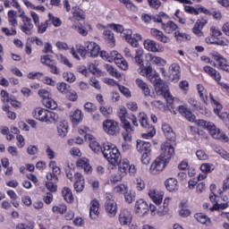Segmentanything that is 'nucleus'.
Masks as SVG:
<instances>
[{"instance_id": "f257e3e1", "label": "nucleus", "mask_w": 229, "mask_h": 229, "mask_svg": "<svg viewBox=\"0 0 229 229\" xmlns=\"http://www.w3.org/2000/svg\"><path fill=\"white\" fill-rule=\"evenodd\" d=\"M144 50L141 48H137L135 50V56L133 57V61L137 65H140V72L139 73L141 76H146L147 80L150 81V83H153L154 87L156 88V91L159 96L162 95V92H167V87L165 86V83H164V81L160 79V75L157 71L151 67V65L144 66Z\"/></svg>"}, {"instance_id": "f03ea898", "label": "nucleus", "mask_w": 229, "mask_h": 229, "mask_svg": "<svg viewBox=\"0 0 229 229\" xmlns=\"http://www.w3.org/2000/svg\"><path fill=\"white\" fill-rule=\"evenodd\" d=\"M117 115L121 121L122 128L125 131L122 133L123 139L125 142H131V133L135 131V129L131 126L130 121H128V119H130L128 109L124 106H120L117 111Z\"/></svg>"}, {"instance_id": "7ed1b4c3", "label": "nucleus", "mask_w": 229, "mask_h": 229, "mask_svg": "<svg viewBox=\"0 0 229 229\" xmlns=\"http://www.w3.org/2000/svg\"><path fill=\"white\" fill-rule=\"evenodd\" d=\"M32 115L40 123H46V124H56L60 116L54 111L47 110L46 108L38 107L32 112Z\"/></svg>"}, {"instance_id": "20e7f679", "label": "nucleus", "mask_w": 229, "mask_h": 229, "mask_svg": "<svg viewBox=\"0 0 229 229\" xmlns=\"http://www.w3.org/2000/svg\"><path fill=\"white\" fill-rule=\"evenodd\" d=\"M198 125L200 128L207 130L208 133H209L213 139H217L219 140H225V142H228L229 139L226 134H225V131L217 128L214 123L206 120H199Z\"/></svg>"}, {"instance_id": "39448f33", "label": "nucleus", "mask_w": 229, "mask_h": 229, "mask_svg": "<svg viewBox=\"0 0 229 229\" xmlns=\"http://www.w3.org/2000/svg\"><path fill=\"white\" fill-rule=\"evenodd\" d=\"M139 119L142 128L147 131V133L142 134L143 139H153L157 134V131L153 125L149 124V118H148V114H146V113H140Z\"/></svg>"}, {"instance_id": "423d86ee", "label": "nucleus", "mask_w": 229, "mask_h": 229, "mask_svg": "<svg viewBox=\"0 0 229 229\" xmlns=\"http://www.w3.org/2000/svg\"><path fill=\"white\" fill-rule=\"evenodd\" d=\"M103 130L107 135L116 136L119 135L121 127L119 126V122L107 119L103 122Z\"/></svg>"}, {"instance_id": "0eeeda50", "label": "nucleus", "mask_w": 229, "mask_h": 229, "mask_svg": "<svg viewBox=\"0 0 229 229\" xmlns=\"http://www.w3.org/2000/svg\"><path fill=\"white\" fill-rule=\"evenodd\" d=\"M173 157H174V147H173L169 141L163 143L161 145V154L159 158L168 164V162H171V158H173Z\"/></svg>"}, {"instance_id": "6e6552de", "label": "nucleus", "mask_w": 229, "mask_h": 229, "mask_svg": "<svg viewBox=\"0 0 229 229\" xmlns=\"http://www.w3.org/2000/svg\"><path fill=\"white\" fill-rule=\"evenodd\" d=\"M211 56L214 60V63L212 64L214 67H216V69H221L222 71H225L226 72H229V64L226 58H224L223 55H221L217 52L212 53Z\"/></svg>"}, {"instance_id": "1a4fd4ad", "label": "nucleus", "mask_w": 229, "mask_h": 229, "mask_svg": "<svg viewBox=\"0 0 229 229\" xmlns=\"http://www.w3.org/2000/svg\"><path fill=\"white\" fill-rule=\"evenodd\" d=\"M167 162L164 159H161L159 157L151 164L149 167L150 174H160L163 169H165Z\"/></svg>"}, {"instance_id": "9d476101", "label": "nucleus", "mask_w": 229, "mask_h": 229, "mask_svg": "<svg viewBox=\"0 0 229 229\" xmlns=\"http://www.w3.org/2000/svg\"><path fill=\"white\" fill-rule=\"evenodd\" d=\"M136 85L140 88L145 98H157V95L151 91V87L148 86V82L141 79H136Z\"/></svg>"}, {"instance_id": "9b49d317", "label": "nucleus", "mask_w": 229, "mask_h": 229, "mask_svg": "<svg viewBox=\"0 0 229 229\" xmlns=\"http://www.w3.org/2000/svg\"><path fill=\"white\" fill-rule=\"evenodd\" d=\"M182 74L180 72V64L176 63H173L168 68V78L171 81H178L181 78Z\"/></svg>"}, {"instance_id": "f8f14e48", "label": "nucleus", "mask_w": 229, "mask_h": 229, "mask_svg": "<svg viewBox=\"0 0 229 229\" xmlns=\"http://www.w3.org/2000/svg\"><path fill=\"white\" fill-rule=\"evenodd\" d=\"M133 220V216H131V211L127 208H123L121 210L119 215L120 224L123 226H128L131 225V221Z\"/></svg>"}, {"instance_id": "ddd939ff", "label": "nucleus", "mask_w": 229, "mask_h": 229, "mask_svg": "<svg viewBox=\"0 0 229 229\" xmlns=\"http://www.w3.org/2000/svg\"><path fill=\"white\" fill-rule=\"evenodd\" d=\"M21 20L23 24L21 26V30L25 35H33V22H31V18L24 17L21 15Z\"/></svg>"}, {"instance_id": "4468645a", "label": "nucleus", "mask_w": 229, "mask_h": 229, "mask_svg": "<svg viewBox=\"0 0 229 229\" xmlns=\"http://www.w3.org/2000/svg\"><path fill=\"white\" fill-rule=\"evenodd\" d=\"M85 47L88 51V55H89V56L92 58H97V56L99 55V51H101L99 45L93 41L86 42Z\"/></svg>"}, {"instance_id": "2eb2a0df", "label": "nucleus", "mask_w": 229, "mask_h": 229, "mask_svg": "<svg viewBox=\"0 0 229 229\" xmlns=\"http://www.w3.org/2000/svg\"><path fill=\"white\" fill-rule=\"evenodd\" d=\"M105 210L108 217H115L117 215V202L115 200H106Z\"/></svg>"}, {"instance_id": "dca6fc26", "label": "nucleus", "mask_w": 229, "mask_h": 229, "mask_svg": "<svg viewBox=\"0 0 229 229\" xmlns=\"http://www.w3.org/2000/svg\"><path fill=\"white\" fill-rule=\"evenodd\" d=\"M144 47L151 53H162V46L155 40L147 39L144 41Z\"/></svg>"}, {"instance_id": "f3484780", "label": "nucleus", "mask_w": 229, "mask_h": 229, "mask_svg": "<svg viewBox=\"0 0 229 229\" xmlns=\"http://www.w3.org/2000/svg\"><path fill=\"white\" fill-rule=\"evenodd\" d=\"M148 196L150 199L157 205V207H160L162 204V201L164 200V194L161 193V191H158L155 189H150L148 191Z\"/></svg>"}, {"instance_id": "a211bd4d", "label": "nucleus", "mask_w": 229, "mask_h": 229, "mask_svg": "<svg viewBox=\"0 0 229 229\" xmlns=\"http://www.w3.org/2000/svg\"><path fill=\"white\" fill-rule=\"evenodd\" d=\"M135 210L139 216H146V213L149 210V206H148V203L144 199H140L136 201Z\"/></svg>"}, {"instance_id": "6ab92c4d", "label": "nucleus", "mask_w": 229, "mask_h": 229, "mask_svg": "<svg viewBox=\"0 0 229 229\" xmlns=\"http://www.w3.org/2000/svg\"><path fill=\"white\" fill-rule=\"evenodd\" d=\"M178 112L190 123H194V121H196V115H194L191 109L187 108L185 106H179Z\"/></svg>"}, {"instance_id": "aec40b11", "label": "nucleus", "mask_w": 229, "mask_h": 229, "mask_svg": "<svg viewBox=\"0 0 229 229\" xmlns=\"http://www.w3.org/2000/svg\"><path fill=\"white\" fill-rule=\"evenodd\" d=\"M178 112L190 123H194V121H196V115H194L191 109L187 108L185 106H179Z\"/></svg>"}, {"instance_id": "412c9836", "label": "nucleus", "mask_w": 229, "mask_h": 229, "mask_svg": "<svg viewBox=\"0 0 229 229\" xmlns=\"http://www.w3.org/2000/svg\"><path fill=\"white\" fill-rule=\"evenodd\" d=\"M150 33L152 36L155 37V38H157V40H159V42H163V44H169V42H171V38L165 36L161 30H158L157 29H151Z\"/></svg>"}, {"instance_id": "4be33fe9", "label": "nucleus", "mask_w": 229, "mask_h": 229, "mask_svg": "<svg viewBox=\"0 0 229 229\" xmlns=\"http://www.w3.org/2000/svg\"><path fill=\"white\" fill-rule=\"evenodd\" d=\"M103 38L109 47L115 46V36L112 30H105L103 32Z\"/></svg>"}, {"instance_id": "5701e85b", "label": "nucleus", "mask_w": 229, "mask_h": 229, "mask_svg": "<svg viewBox=\"0 0 229 229\" xmlns=\"http://www.w3.org/2000/svg\"><path fill=\"white\" fill-rule=\"evenodd\" d=\"M137 150L140 153H151V143L145 140H137Z\"/></svg>"}, {"instance_id": "b1692460", "label": "nucleus", "mask_w": 229, "mask_h": 229, "mask_svg": "<svg viewBox=\"0 0 229 229\" xmlns=\"http://www.w3.org/2000/svg\"><path fill=\"white\" fill-rule=\"evenodd\" d=\"M205 24H207L205 20H198L192 28V33H194V35L197 37H203L204 33L202 32V30L205 28Z\"/></svg>"}, {"instance_id": "393cba45", "label": "nucleus", "mask_w": 229, "mask_h": 229, "mask_svg": "<svg viewBox=\"0 0 229 229\" xmlns=\"http://www.w3.org/2000/svg\"><path fill=\"white\" fill-rule=\"evenodd\" d=\"M76 165L81 169H84V173H90V171H92V166H90V163L87 157L80 158L77 161Z\"/></svg>"}, {"instance_id": "a878e982", "label": "nucleus", "mask_w": 229, "mask_h": 229, "mask_svg": "<svg viewBox=\"0 0 229 229\" xmlns=\"http://www.w3.org/2000/svg\"><path fill=\"white\" fill-rule=\"evenodd\" d=\"M204 71L208 76H211L215 81H217L219 83L221 81V73L217 72L216 69L210 67V66H205Z\"/></svg>"}, {"instance_id": "bb28decb", "label": "nucleus", "mask_w": 229, "mask_h": 229, "mask_svg": "<svg viewBox=\"0 0 229 229\" xmlns=\"http://www.w3.org/2000/svg\"><path fill=\"white\" fill-rule=\"evenodd\" d=\"M89 208V217L96 219L99 216V202L98 200H92Z\"/></svg>"}, {"instance_id": "cd10ccee", "label": "nucleus", "mask_w": 229, "mask_h": 229, "mask_svg": "<svg viewBox=\"0 0 229 229\" xmlns=\"http://www.w3.org/2000/svg\"><path fill=\"white\" fill-rule=\"evenodd\" d=\"M69 131V123L67 121L63 120L59 122V124L57 125V132L59 137H65Z\"/></svg>"}, {"instance_id": "c85d7f7f", "label": "nucleus", "mask_w": 229, "mask_h": 229, "mask_svg": "<svg viewBox=\"0 0 229 229\" xmlns=\"http://www.w3.org/2000/svg\"><path fill=\"white\" fill-rule=\"evenodd\" d=\"M162 130L167 140H175L176 134L174 133V131H173V128H171V125L165 123L162 126Z\"/></svg>"}, {"instance_id": "c756f323", "label": "nucleus", "mask_w": 229, "mask_h": 229, "mask_svg": "<svg viewBox=\"0 0 229 229\" xmlns=\"http://www.w3.org/2000/svg\"><path fill=\"white\" fill-rule=\"evenodd\" d=\"M165 185L169 192H176L178 191V181L174 178H168L165 182Z\"/></svg>"}, {"instance_id": "7c9ffc66", "label": "nucleus", "mask_w": 229, "mask_h": 229, "mask_svg": "<svg viewBox=\"0 0 229 229\" xmlns=\"http://www.w3.org/2000/svg\"><path fill=\"white\" fill-rule=\"evenodd\" d=\"M106 160L111 164V165H119V164H121V160H123L121 152L116 150V152L106 157Z\"/></svg>"}, {"instance_id": "2f4dec72", "label": "nucleus", "mask_w": 229, "mask_h": 229, "mask_svg": "<svg viewBox=\"0 0 229 229\" xmlns=\"http://www.w3.org/2000/svg\"><path fill=\"white\" fill-rule=\"evenodd\" d=\"M119 149L115 147L110 146L109 143L103 145L102 154L104 155L105 158H108L110 156L114 155V153H117Z\"/></svg>"}, {"instance_id": "473e14b6", "label": "nucleus", "mask_w": 229, "mask_h": 229, "mask_svg": "<svg viewBox=\"0 0 229 229\" xmlns=\"http://www.w3.org/2000/svg\"><path fill=\"white\" fill-rule=\"evenodd\" d=\"M148 61L153 65H162L163 67L167 64V61H165L164 58L158 57L153 54L148 55Z\"/></svg>"}, {"instance_id": "72a5a7b5", "label": "nucleus", "mask_w": 229, "mask_h": 229, "mask_svg": "<svg viewBox=\"0 0 229 229\" xmlns=\"http://www.w3.org/2000/svg\"><path fill=\"white\" fill-rule=\"evenodd\" d=\"M169 203H171V198L167 197L164 200L163 207H159L157 208L158 216H165V214H167V212H169Z\"/></svg>"}, {"instance_id": "f704fd0d", "label": "nucleus", "mask_w": 229, "mask_h": 229, "mask_svg": "<svg viewBox=\"0 0 229 229\" xmlns=\"http://www.w3.org/2000/svg\"><path fill=\"white\" fill-rule=\"evenodd\" d=\"M178 25H176V23H174V21H170L167 23H162V30H164V31H165L168 34L176 31Z\"/></svg>"}, {"instance_id": "c9c22d12", "label": "nucleus", "mask_w": 229, "mask_h": 229, "mask_svg": "<svg viewBox=\"0 0 229 229\" xmlns=\"http://www.w3.org/2000/svg\"><path fill=\"white\" fill-rule=\"evenodd\" d=\"M62 194L67 203H72V201H74V196L72 195V191L70 188L64 187Z\"/></svg>"}, {"instance_id": "e433bc0d", "label": "nucleus", "mask_w": 229, "mask_h": 229, "mask_svg": "<svg viewBox=\"0 0 229 229\" xmlns=\"http://www.w3.org/2000/svg\"><path fill=\"white\" fill-rule=\"evenodd\" d=\"M118 171L123 173L125 176L128 173V169L130 167V160L128 159H121L120 163L118 164Z\"/></svg>"}, {"instance_id": "4c0bfd02", "label": "nucleus", "mask_w": 229, "mask_h": 229, "mask_svg": "<svg viewBox=\"0 0 229 229\" xmlns=\"http://www.w3.org/2000/svg\"><path fill=\"white\" fill-rule=\"evenodd\" d=\"M83 121V113L80 109H76L72 114V123L73 124H79Z\"/></svg>"}, {"instance_id": "58836bf2", "label": "nucleus", "mask_w": 229, "mask_h": 229, "mask_svg": "<svg viewBox=\"0 0 229 229\" xmlns=\"http://www.w3.org/2000/svg\"><path fill=\"white\" fill-rule=\"evenodd\" d=\"M124 176L126 175L118 170L116 173L113 174L110 176V182L111 183H117L119 182H123V178H124Z\"/></svg>"}, {"instance_id": "ea45409f", "label": "nucleus", "mask_w": 229, "mask_h": 229, "mask_svg": "<svg viewBox=\"0 0 229 229\" xmlns=\"http://www.w3.org/2000/svg\"><path fill=\"white\" fill-rule=\"evenodd\" d=\"M104 67L107 71V72L111 74V76H114V78H116L117 80L121 78V72H118V71L115 68H114L112 65L105 64Z\"/></svg>"}, {"instance_id": "a19ab883", "label": "nucleus", "mask_w": 229, "mask_h": 229, "mask_svg": "<svg viewBox=\"0 0 229 229\" xmlns=\"http://www.w3.org/2000/svg\"><path fill=\"white\" fill-rule=\"evenodd\" d=\"M89 148L94 151V153H102L103 147L99 145V142L96 141L95 140H91L89 142Z\"/></svg>"}, {"instance_id": "79ce46f5", "label": "nucleus", "mask_w": 229, "mask_h": 229, "mask_svg": "<svg viewBox=\"0 0 229 229\" xmlns=\"http://www.w3.org/2000/svg\"><path fill=\"white\" fill-rule=\"evenodd\" d=\"M210 101L212 105H215L214 112L216 115H219V112L223 110V105H221L217 100L214 99V96L209 94Z\"/></svg>"}, {"instance_id": "37998d69", "label": "nucleus", "mask_w": 229, "mask_h": 229, "mask_svg": "<svg viewBox=\"0 0 229 229\" xmlns=\"http://www.w3.org/2000/svg\"><path fill=\"white\" fill-rule=\"evenodd\" d=\"M114 64L117 65V67L122 69V71H128V62L126 59H124V57H123V55H121L119 59H116Z\"/></svg>"}, {"instance_id": "c03bdc74", "label": "nucleus", "mask_w": 229, "mask_h": 229, "mask_svg": "<svg viewBox=\"0 0 229 229\" xmlns=\"http://www.w3.org/2000/svg\"><path fill=\"white\" fill-rule=\"evenodd\" d=\"M43 105H45L46 108H49L50 110H56V108H58V104L51 98L43 100Z\"/></svg>"}, {"instance_id": "a18cd8bd", "label": "nucleus", "mask_w": 229, "mask_h": 229, "mask_svg": "<svg viewBox=\"0 0 229 229\" xmlns=\"http://www.w3.org/2000/svg\"><path fill=\"white\" fill-rule=\"evenodd\" d=\"M48 19L49 20H47V21H49V22H52V24H53V26H55V28H60V26H62V20H60V18L53 15V13H48Z\"/></svg>"}, {"instance_id": "49530a36", "label": "nucleus", "mask_w": 229, "mask_h": 229, "mask_svg": "<svg viewBox=\"0 0 229 229\" xmlns=\"http://www.w3.org/2000/svg\"><path fill=\"white\" fill-rule=\"evenodd\" d=\"M200 171L206 174H208V173H212V171H214V165L210 163H203L200 165Z\"/></svg>"}, {"instance_id": "de8ad7c7", "label": "nucleus", "mask_w": 229, "mask_h": 229, "mask_svg": "<svg viewBox=\"0 0 229 229\" xmlns=\"http://www.w3.org/2000/svg\"><path fill=\"white\" fill-rule=\"evenodd\" d=\"M63 78L65 81H68V83H74L76 81V76L71 72H64Z\"/></svg>"}, {"instance_id": "09e8293b", "label": "nucleus", "mask_w": 229, "mask_h": 229, "mask_svg": "<svg viewBox=\"0 0 229 229\" xmlns=\"http://www.w3.org/2000/svg\"><path fill=\"white\" fill-rule=\"evenodd\" d=\"M52 210L55 214H65V212H67V206L65 204H60L58 206H54Z\"/></svg>"}, {"instance_id": "8fccbe9b", "label": "nucleus", "mask_w": 229, "mask_h": 229, "mask_svg": "<svg viewBox=\"0 0 229 229\" xmlns=\"http://www.w3.org/2000/svg\"><path fill=\"white\" fill-rule=\"evenodd\" d=\"M151 106L158 108L161 112H165V104L160 100H154L150 102Z\"/></svg>"}, {"instance_id": "3c124183", "label": "nucleus", "mask_w": 229, "mask_h": 229, "mask_svg": "<svg viewBox=\"0 0 229 229\" xmlns=\"http://www.w3.org/2000/svg\"><path fill=\"white\" fill-rule=\"evenodd\" d=\"M124 198H125V201H127V203H133V201H135V198H136V193L135 191H125L124 193Z\"/></svg>"}, {"instance_id": "603ef678", "label": "nucleus", "mask_w": 229, "mask_h": 229, "mask_svg": "<svg viewBox=\"0 0 229 229\" xmlns=\"http://www.w3.org/2000/svg\"><path fill=\"white\" fill-rule=\"evenodd\" d=\"M77 53L81 56V58H87L88 51L87 47H83V45H77L76 46Z\"/></svg>"}, {"instance_id": "864d4df0", "label": "nucleus", "mask_w": 229, "mask_h": 229, "mask_svg": "<svg viewBox=\"0 0 229 229\" xmlns=\"http://www.w3.org/2000/svg\"><path fill=\"white\" fill-rule=\"evenodd\" d=\"M84 110H86V112H88L89 114H94L98 111V107L96 106V105L88 102L84 105Z\"/></svg>"}, {"instance_id": "5fc2aeb1", "label": "nucleus", "mask_w": 229, "mask_h": 229, "mask_svg": "<svg viewBox=\"0 0 229 229\" xmlns=\"http://www.w3.org/2000/svg\"><path fill=\"white\" fill-rule=\"evenodd\" d=\"M128 191V187L124 184H119L114 188L115 194H125Z\"/></svg>"}, {"instance_id": "6e6d98bb", "label": "nucleus", "mask_w": 229, "mask_h": 229, "mask_svg": "<svg viewBox=\"0 0 229 229\" xmlns=\"http://www.w3.org/2000/svg\"><path fill=\"white\" fill-rule=\"evenodd\" d=\"M69 89H71V86L67 85V83L62 82L57 85V90L61 92L62 94H68Z\"/></svg>"}, {"instance_id": "4d7b16f0", "label": "nucleus", "mask_w": 229, "mask_h": 229, "mask_svg": "<svg viewBox=\"0 0 229 229\" xmlns=\"http://www.w3.org/2000/svg\"><path fill=\"white\" fill-rule=\"evenodd\" d=\"M40 62L41 64H43V65H47V67H51V65L55 64L53 60H51L49 55H42L40 58Z\"/></svg>"}, {"instance_id": "13d9d810", "label": "nucleus", "mask_w": 229, "mask_h": 229, "mask_svg": "<svg viewBox=\"0 0 229 229\" xmlns=\"http://www.w3.org/2000/svg\"><path fill=\"white\" fill-rule=\"evenodd\" d=\"M195 218L201 225H207V221H208V216L203 215L202 213L196 214Z\"/></svg>"}, {"instance_id": "bf43d9fd", "label": "nucleus", "mask_w": 229, "mask_h": 229, "mask_svg": "<svg viewBox=\"0 0 229 229\" xmlns=\"http://www.w3.org/2000/svg\"><path fill=\"white\" fill-rule=\"evenodd\" d=\"M38 96L41 97L43 101H46V99L51 98V93L47 91V89H41L38 90Z\"/></svg>"}, {"instance_id": "052dcab7", "label": "nucleus", "mask_w": 229, "mask_h": 229, "mask_svg": "<svg viewBox=\"0 0 229 229\" xmlns=\"http://www.w3.org/2000/svg\"><path fill=\"white\" fill-rule=\"evenodd\" d=\"M57 60L58 62H60V64H64V65H67V67H70V68L72 67V64H71L69 59L64 56V55H59L57 56Z\"/></svg>"}, {"instance_id": "680f3d73", "label": "nucleus", "mask_w": 229, "mask_h": 229, "mask_svg": "<svg viewBox=\"0 0 229 229\" xmlns=\"http://www.w3.org/2000/svg\"><path fill=\"white\" fill-rule=\"evenodd\" d=\"M122 55L119 54L117 51H112L109 53V62H116V60H119L121 58Z\"/></svg>"}, {"instance_id": "e2e57ef3", "label": "nucleus", "mask_w": 229, "mask_h": 229, "mask_svg": "<svg viewBox=\"0 0 229 229\" xmlns=\"http://www.w3.org/2000/svg\"><path fill=\"white\" fill-rule=\"evenodd\" d=\"M49 21L47 20L44 23H39L38 26H36L38 28V33H46V30H47V27L49 26Z\"/></svg>"}, {"instance_id": "0e129e2a", "label": "nucleus", "mask_w": 229, "mask_h": 229, "mask_svg": "<svg viewBox=\"0 0 229 229\" xmlns=\"http://www.w3.org/2000/svg\"><path fill=\"white\" fill-rule=\"evenodd\" d=\"M174 37H175V38H177V40L179 42H182V40H188V38H189V35H187L186 33H183V32H180V31H175Z\"/></svg>"}, {"instance_id": "69168bd1", "label": "nucleus", "mask_w": 229, "mask_h": 229, "mask_svg": "<svg viewBox=\"0 0 229 229\" xmlns=\"http://www.w3.org/2000/svg\"><path fill=\"white\" fill-rule=\"evenodd\" d=\"M1 97L3 103H10L12 101V96L4 89L1 91Z\"/></svg>"}, {"instance_id": "338daca9", "label": "nucleus", "mask_w": 229, "mask_h": 229, "mask_svg": "<svg viewBox=\"0 0 229 229\" xmlns=\"http://www.w3.org/2000/svg\"><path fill=\"white\" fill-rule=\"evenodd\" d=\"M99 110L101 114L105 115V117H110V115H112V113L114 112L112 107H106V106H100Z\"/></svg>"}, {"instance_id": "774afa93", "label": "nucleus", "mask_w": 229, "mask_h": 229, "mask_svg": "<svg viewBox=\"0 0 229 229\" xmlns=\"http://www.w3.org/2000/svg\"><path fill=\"white\" fill-rule=\"evenodd\" d=\"M196 156L199 160H208V156L205 150H197Z\"/></svg>"}]
</instances>
